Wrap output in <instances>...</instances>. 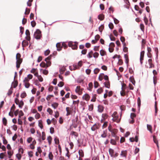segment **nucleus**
<instances>
[{
    "mask_svg": "<svg viewBox=\"0 0 160 160\" xmlns=\"http://www.w3.org/2000/svg\"><path fill=\"white\" fill-rule=\"evenodd\" d=\"M34 38L37 40H39L42 37L41 31L39 29H37L33 35Z\"/></svg>",
    "mask_w": 160,
    "mask_h": 160,
    "instance_id": "nucleus-1",
    "label": "nucleus"
},
{
    "mask_svg": "<svg viewBox=\"0 0 160 160\" xmlns=\"http://www.w3.org/2000/svg\"><path fill=\"white\" fill-rule=\"evenodd\" d=\"M30 34V33L29 30L28 29H27L25 32V34L26 36L25 38L27 41H30L31 39Z\"/></svg>",
    "mask_w": 160,
    "mask_h": 160,
    "instance_id": "nucleus-2",
    "label": "nucleus"
},
{
    "mask_svg": "<svg viewBox=\"0 0 160 160\" xmlns=\"http://www.w3.org/2000/svg\"><path fill=\"white\" fill-rule=\"evenodd\" d=\"M109 132H111L112 135L113 137H115L116 136V129H112L111 130L109 129Z\"/></svg>",
    "mask_w": 160,
    "mask_h": 160,
    "instance_id": "nucleus-3",
    "label": "nucleus"
},
{
    "mask_svg": "<svg viewBox=\"0 0 160 160\" xmlns=\"http://www.w3.org/2000/svg\"><path fill=\"white\" fill-rule=\"evenodd\" d=\"M56 47L57 48V51H60L62 50V47L60 43H58L56 45Z\"/></svg>",
    "mask_w": 160,
    "mask_h": 160,
    "instance_id": "nucleus-4",
    "label": "nucleus"
},
{
    "mask_svg": "<svg viewBox=\"0 0 160 160\" xmlns=\"http://www.w3.org/2000/svg\"><path fill=\"white\" fill-rule=\"evenodd\" d=\"M107 130H104L103 132V133L101 135V137L102 138H105L107 136Z\"/></svg>",
    "mask_w": 160,
    "mask_h": 160,
    "instance_id": "nucleus-5",
    "label": "nucleus"
},
{
    "mask_svg": "<svg viewBox=\"0 0 160 160\" xmlns=\"http://www.w3.org/2000/svg\"><path fill=\"white\" fill-rule=\"evenodd\" d=\"M90 96L87 93H86L83 96L82 98L83 99H84L86 100H88L89 99Z\"/></svg>",
    "mask_w": 160,
    "mask_h": 160,
    "instance_id": "nucleus-6",
    "label": "nucleus"
},
{
    "mask_svg": "<svg viewBox=\"0 0 160 160\" xmlns=\"http://www.w3.org/2000/svg\"><path fill=\"white\" fill-rule=\"evenodd\" d=\"M66 70L65 67L63 66L59 69V72L61 74H62Z\"/></svg>",
    "mask_w": 160,
    "mask_h": 160,
    "instance_id": "nucleus-7",
    "label": "nucleus"
},
{
    "mask_svg": "<svg viewBox=\"0 0 160 160\" xmlns=\"http://www.w3.org/2000/svg\"><path fill=\"white\" fill-rule=\"evenodd\" d=\"M109 154L111 157H113V154L114 153V151L113 149L109 148Z\"/></svg>",
    "mask_w": 160,
    "mask_h": 160,
    "instance_id": "nucleus-8",
    "label": "nucleus"
},
{
    "mask_svg": "<svg viewBox=\"0 0 160 160\" xmlns=\"http://www.w3.org/2000/svg\"><path fill=\"white\" fill-rule=\"evenodd\" d=\"M75 44L72 47V48L73 50H76L78 48V42H74Z\"/></svg>",
    "mask_w": 160,
    "mask_h": 160,
    "instance_id": "nucleus-9",
    "label": "nucleus"
},
{
    "mask_svg": "<svg viewBox=\"0 0 160 160\" xmlns=\"http://www.w3.org/2000/svg\"><path fill=\"white\" fill-rule=\"evenodd\" d=\"M18 82L17 81H15L14 80V81L12 82V85H13V87L14 88H15L17 86H18Z\"/></svg>",
    "mask_w": 160,
    "mask_h": 160,
    "instance_id": "nucleus-10",
    "label": "nucleus"
},
{
    "mask_svg": "<svg viewBox=\"0 0 160 160\" xmlns=\"http://www.w3.org/2000/svg\"><path fill=\"white\" fill-rule=\"evenodd\" d=\"M138 107L139 110H140L141 106V100L140 97H138L137 99Z\"/></svg>",
    "mask_w": 160,
    "mask_h": 160,
    "instance_id": "nucleus-11",
    "label": "nucleus"
},
{
    "mask_svg": "<svg viewBox=\"0 0 160 160\" xmlns=\"http://www.w3.org/2000/svg\"><path fill=\"white\" fill-rule=\"evenodd\" d=\"M104 86L108 88H110V83L109 81L106 82H104Z\"/></svg>",
    "mask_w": 160,
    "mask_h": 160,
    "instance_id": "nucleus-12",
    "label": "nucleus"
},
{
    "mask_svg": "<svg viewBox=\"0 0 160 160\" xmlns=\"http://www.w3.org/2000/svg\"><path fill=\"white\" fill-rule=\"evenodd\" d=\"M28 41H27L25 40H24L22 41V47H23L24 46H28Z\"/></svg>",
    "mask_w": 160,
    "mask_h": 160,
    "instance_id": "nucleus-13",
    "label": "nucleus"
},
{
    "mask_svg": "<svg viewBox=\"0 0 160 160\" xmlns=\"http://www.w3.org/2000/svg\"><path fill=\"white\" fill-rule=\"evenodd\" d=\"M58 105V104L57 102H54L52 104V106L54 109H56Z\"/></svg>",
    "mask_w": 160,
    "mask_h": 160,
    "instance_id": "nucleus-14",
    "label": "nucleus"
},
{
    "mask_svg": "<svg viewBox=\"0 0 160 160\" xmlns=\"http://www.w3.org/2000/svg\"><path fill=\"white\" fill-rule=\"evenodd\" d=\"M100 53L102 56H103L106 54V52L103 49H102L100 51Z\"/></svg>",
    "mask_w": 160,
    "mask_h": 160,
    "instance_id": "nucleus-15",
    "label": "nucleus"
},
{
    "mask_svg": "<svg viewBox=\"0 0 160 160\" xmlns=\"http://www.w3.org/2000/svg\"><path fill=\"white\" fill-rule=\"evenodd\" d=\"M104 18V15L102 14H99L98 16V18L99 19L100 21L102 20Z\"/></svg>",
    "mask_w": 160,
    "mask_h": 160,
    "instance_id": "nucleus-16",
    "label": "nucleus"
},
{
    "mask_svg": "<svg viewBox=\"0 0 160 160\" xmlns=\"http://www.w3.org/2000/svg\"><path fill=\"white\" fill-rule=\"evenodd\" d=\"M13 90V89L12 88V85H11V88L9 89L7 93V94L8 96H10L12 94Z\"/></svg>",
    "mask_w": 160,
    "mask_h": 160,
    "instance_id": "nucleus-17",
    "label": "nucleus"
},
{
    "mask_svg": "<svg viewBox=\"0 0 160 160\" xmlns=\"http://www.w3.org/2000/svg\"><path fill=\"white\" fill-rule=\"evenodd\" d=\"M110 143L112 145H117V142L115 140L113 139H111Z\"/></svg>",
    "mask_w": 160,
    "mask_h": 160,
    "instance_id": "nucleus-18",
    "label": "nucleus"
},
{
    "mask_svg": "<svg viewBox=\"0 0 160 160\" xmlns=\"http://www.w3.org/2000/svg\"><path fill=\"white\" fill-rule=\"evenodd\" d=\"M78 153L80 157H83L84 156L83 152L82 149H80L78 151Z\"/></svg>",
    "mask_w": 160,
    "mask_h": 160,
    "instance_id": "nucleus-19",
    "label": "nucleus"
},
{
    "mask_svg": "<svg viewBox=\"0 0 160 160\" xmlns=\"http://www.w3.org/2000/svg\"><path fill=\"white\" fill-rule=\"evenodd\" d=\"M147 128L148 130L149 131V132L151 133H152V126L149 124L147 125Z\"/></svg>",
    "mask_w": 160,
    "mask_h": 160,
    "instance_id": "nucleus-20",
    "label": "nucleus"
},
{
    "mask_svg": "<svg viewBox=\"0 0 160 160\" xmlns=\"http://www.w3.org/2000/svg\"><path fill=\"white\" fill-rule=\"evenodd\" d=\"M70 134L72 135H73L76 137H78V133L74 131L71 132L70 133Z\"/></svg>",
    "mask_w": 160,
    "mask_h": 160,
    "instance_id": "nucleus-21",
    "label": "nucleus"
},
{
    "mask_svg": "<svg viewBox=\"0 0 160 160\" xmlns=\"http://www.w3.org/2000/svg\"><path fill=\"white\" fill-rule=\"evenodd\" d=\"M127 154V151H123L121 152V155L123 157H126Z\"/></svg>",
    "mask_w": 160,
    "mask_h": 160,
    "instance_id": "nucleus-22",
    "label": "nucleus"
},
{
    "mask_svg": "<svg viewBox=\"0 0 160 160\" xmlns=\"http://www.w3.org/2000/svg\"><path fill=\"white\" fill-rule=\"evenodd\" d=\"M38 126L41 129H42L43 126L42 124V121L41 120L38 121Z\"/></svg>",
    "mask_w": 160,
    "mask_h": 160,
    "instance_id": "nucleus-23",
    "label": "nucleus"
},
{
    "mask_svg": "<svg viewBox=\"0 0 160 160\" xmlns=\"http://www.w3.org/2000/svg\"><path fill=\"white\" fill-rule=\"evenodd\" d=\"M16 63H18L19 64V65H20V64L22 63V59L21 58V59H18V57H17L16 58Z\"/></svg>",
    "mask_w": 160,
    "mask_h": 160,
    "instance_id": "nucleus-24",
    "label": "nucleus"
},
{
    "mask_svg": "<svg viewBox=\"0 0 160 160\" xmlns=\"http://www.w3.org/2000/svg\"><path fill=\"white\" fill-rule=\"evenodd\" d=\"M93 52L92 51H91L88 53L87 55V57L88 58H91L92 57V56L91 55L92 54Z\"/></svg>",
    "mask_w": 160,
    "mask_h": 160,
    "instance_id": "nucleus-25",
    "label": "nucleus"
},
{
    "mask_svg": "<svg viewBox=\"0 0 160 160\" xmlns=\"http://www.w3.org/2000/svg\"><path fill=\"white\" fill-rule=\"evenodd\" d=\"M78 118L77 117L75 119L73 120L72 124H75L77 123V124H78Z\"/></svg>",
    "mask_w": 160,
    "mask_h": 160,
    "instance_id": "nucleus-26",
    "label": "nucleus"
},
{
    "mask_svg": "<svg viewBox=\"0 0 160 160\" xmlns=\"http://www.w3.org/2000/svg\"><path fill=\"white\" fill-rule=\"evenodd\" d=\"M48 158H49L51 160H52L53 159V155L52 152H49V153L48 154Z\"/></svg>",
    "mask_w": 160,
    "mask_h": 160,
    "instance_id": "nucleus-27",
    "label": "nucleus"
},
{
    "mask_svg": "<svg viewBox=\"0 0 160 160\" xmlns=\"http://www.w3.org/2000/svg\"><path fill=\"white\" fill-rule=\"evenodd\" d=\"M79 68V67H78L77 64H73V69L74 70L76 69H78Z\"/></svg>",
    "mask_w": 160,
    "mask_h": 160,
    "instance_id": "nucleus-28",
    "label": "nucleus"
},
{
    "mask_svg": "<svg viewBox=\"0 0 160 160\" xmlns=\"http://www.w3.org/2000/svg\"><path fill=\"white\" fill-rule=\"evenodd\" d=\"M2 121L3 124L5 126L7 124V120L5 117H4L3 118Z\"/></svg>",
    "mask_w": 160,
    "mask_h": 160,
    "instance_id": "nucleus-29",
    "label": "nucleus"
},
{
    "mask_svg": "<svg viewBox=\"0 0 160 160\" xmlns=\"http://www.w3.org/2000/svg\"><path fill=\"white\" fill-rule=\"evenodd\" d=\"M96 124L95 123L93 126L91 127V129L92 131H94L96 129H98V127H95V126H96Z\"/></svg>",
    "mask_w": 160,
    "mask_h": 160,
    "instance_id": "nucleus-30",
    "label": "nucleus"
},
{
    "mask_svg": "<svg viewBox=\"0 0 160 160\" xmlns=\"http://www.w3.org/2000/svg\"><path fill=\"white\" fill-rule=\"evenodd\" d=\"M27 95V94L25 92H24L21 94L20 96L22 98H25Z\"/></svg>",
    "mask_w": 160,
    "mask_h": 160,
    "instance_id": "nucleus-31",
    "label": "nucleus"
},
{
    "mask_svg": "<svg viewBox=\"0 0 160 160\" xmlns=\"http://www.w3.org/2000/svg\"><path fill=\"white\" fill-rule=\"evenodd\" d=\"M77 82L78 83H83V80L81 78H78L77 79Z\"/></svg>",
    "mask_w": 160,
    "mask_h": 160,
    "instance_id": "nucleus-32",
    "label": "nucleus"
},
{
    "mask_svg": "<svg viewBox=\"0 0 160 160\" xmlns=\"http://www.w3.org/2000/svg\"><path fill=\"white\" fill-rule=\"evenodd\" d=\"M47 112L50 115H52L53 113V111L50 108H48L47 109Z\"/></svg>",
    "mask_w": 160,
    "mask_h": 160,
    "instance_id": "nucleus-33",
    "label": "nucleus"
},
{
    "mask_svg": "<svg viewBox=\"0 0 160 160\" xmlns=\"http://www.w3.org/2000/svg\"><path fill=\"white\" fill-rule=\"evenodd\" d=\"M108 27L110 29L112 30L113 28V23L111 22H110L108 24Z\"/></svg>",
    "mask_w": 160,
    "mask_h": 160,
    "instance_id": "nucleus-34",
    "label": "nucleus"
},
{
    "mask_svg": "<svg viewBox=\"0 0 160 160\" xmlns=\"http://www.w3.org/2000/svg\"><path fill=\"white\" fill-rule=\"evenodd\" d=\"M54 141L55 142V143L56 144H58L59 142V139L57 137H56L54 139Z\"/></svg>",
    "mask_w": 160,
    "mask_h": 160,
    "instance_id": "nucleus-35",
    "label": "nucleus"
},
{
    "mask_svg": "<svg viewBox=\"0 0 160 160\" xmlns=\"http://www.w3.org/2000/svg\"><path fill=\"white\" fill-rule=\"evenodd\" d=\"M40 66L41 67H42V68H44V67H46V63L45 62H42L40 65Z\"/></svg>",
    "mask_w": 160,
    "mask_h": 160,
    "instance_id": "nucleus-36",
    "label": "nucleus"
},
{
    "mask_svg": "<svg viewBox=\"0 0 160 160\" xmlns=\"http://www.w3.org/2000/svg\"><path fill=\"white\" fill-rule=\"evenodd\" d=\"M153 141L156 144V143H158V141L156 137L153 135Z\"/></svg>",
    "mask_w": 160,
    "mask_h": 160,
    "instance_id": "nucleus-37",
    "label": "nucleus"
},
{
    "mask_svg": "<svg viewBox=\"0 0 160 160\" xmlns=\"http://www.w3.org/2000/svg\"><path fill=\"white\" fill-rule=\"evenodd\" d=\"M100 38V36L99 35L97 34L95 37V40L96 41V42H97L99 40V39Z\"/></svg>",
    "mask_w": 160,
    "mask_h": 160,
    "instance_id": "nucleus-38",
    "label": "nucleus"
},
{
    "mask_svg": "<svg viewBox=\"0 0 160 160\" xmlns=\"http://www.w3.org/2000/svg\"><path fill=\"white\" fill-rule=\"evenodd\" d=\"M31 24L32 27H34L36 25V23L35 21L33 20L31 22Z\"/></svg>",
    "mask_w": 160,
    "mask_h": 160,
    "instance_id": "nucleus-39",
    "label": "nucleus"
},
{
    "mask_svg": "<svg viewBox=\"0 0 160 160\" xmlns=\"http://www.w3.org/2000/svg\"><path fill=\"white\" fill-rule=\"evenodd\" d=\"M61 44L62 47H63L64 49H66L68 48V45L64 42H63Z\"/></svg>",
    "mask_w": 160,
    "mask_h": 160,
    "instance_id": "nucleus-40",
    "label": "nucleus"
},
{
    "mask_svg": "<svg viewBox=\"0 0 160 160\" xmlns=\"http://www.w3.org/2000/svg\"><path fill=\"white\" fill-rule=\"evenodd\" d=\"M144 56V55H142V56H141L140 57V63L141 65L142 64L143 62L142 60H143Z\"/></svg>",
    "mask_w": 160,
    "mask_h": 160,
    "instance_id": "nucleus-41",
    "label": "nucleus"
},
{
    "mask_svg": "<svg viewBox=\"0 0 160 160\" xmlns=\"http://www.w3.org/2000/svg\"><path fill=\"white\" fill-rule=\"evenodd\" d=\"M24 29V27L22 26L20 27V32L21 33V35L23 33Z\"/></svg>",
    "mask_w": 160,
    "mask_h": 160,
    "instance_id": "nucleus-42",
    "label": "nucleus"
},
{
    "mask_svg": "<svg viewBox=\"0 0 160 160\" xmlns=\"http://www.w3.org/2000/svg\"><path fill=\"white\" fill-rule=\"evenodd\" d=\"M33 138L32 137H29L27 139V142L28 143H30L32 141Z\"/></svg>",
    "mask_w": 160,
    "mask_h": 160,
    "instance_id": "nucleus-43",
    "label": "nucleus"
},
{
    "mask_svg": "<svg viewBox=\"0 0 160 160\" xmlns=\"http://www.w3.org/2000/svg\"><path fill=\"white\" fill-rule=\"evenodd\" d=\"M46 68L50 66L51 64V62L50 61H48V62L46 63Z\"/></svg>",
    "mask_w": 160,
    "mask_h": 160,
    "instance_id": "nucleus-44",
    "label": "nucleus"
},
{
    "mask_svg": "<svg viewBox=\"0 0 160 160\" xmlns=\"http://www.w3.org/2000/svg\"><path fill=\"white\" fill-rule=\"evenodd\" d=\"M88 86L90 88H91V89H88L89 91H91V88L93 87V84L92 82H90L88 84Z\"/></svg>",
    "mask_w": 160,
    "mask_h": 160,
    "instance_id": "nucleus-45",
    "label": "nucleus"
},
{
    "mask_svg": "<svg viewBox=\"0 0 160 160\" xmlns=\"http://www.w3.org/2000/svg\"><path fill=\"white\" fill-rule=\"evenodd\" d=\"M16 157L18 160H20L22 158V156L19 153L16 154Z\"/></svg>",
    "mask_w": 160,
    "mask_h": 160,
    "instance_id": "nucleus-46",
    "label": "nucleus"
},
{
    "mask_svg": "<svg viewBox=\"0 0 160 160\" xmlns=\"http://www.w3.org/2000/svg\"><path fill=\"white\" fill-rule=\"evenodd\" d=\"M103 91V90L102 88L98 89L97 90V93L98 94H101Z\"/></svg>",
    "mask_w": 160,
    "mask_h": 160,
    "instance_id": "nucleus-47",
    "label": "nucleus"
},
{
    "mask_svg": "<svg viewBox=\"0 0 160 160\" xmlns=\"http://www.w3.org/2000/svg\"><path fill=\"white\" fill-rule=\"evenodd\" d=\"M30 9H27V8H26L25 12L24 14H28L30 13Z\"/></svg>",
    "mask_w": 160,
    "mask_h": 160,
    "instance_id": "nucleus-48",
    "label": "nucleus"
},
{
    "mask_svg": "<svg viewBox=\"0 0 160 160\" xmlns=\"http://www.w3.org/2000/svg\"><path fill=\"white\" fill-rule=\"evenodd\" d=\"M99 71L100 69L99 68H96L95 69H94V73L95 74H97L99 72Z\"/></svg>",
    "mask_w": 160,
    "mask_h": 160,
    "instance_id": "nucleus-49",
    "label": "nucleus"
},
{
    "mask_svg": "<svg viewBox=\"0 0 160 160\" xmlns=\"http://www.w3.org/2000/svg\"><path fill=\"white\" fill-rule=\"evenodd\" d=\"M93 109V105L91 104L88 106V110L89 111H92Z\"/></svg>",
    "mask_w": 160,
    "mask_h": 160,
    "instance_id": "nucleus-50",
    "label": "nucleus"
},
{
    "mask_svg": "<svg viewBox=\"0 0 160 160\" xmlns=\"http://www.w3.org/2000/svg\"><path fill=\"white\" fill-rule=\"evenodd\" d=\"M108 117V116L107 114L103 113L102 114V118L104 119L107 118Z\"/></svg>",
    "mask_w": 160,
    "mask_h": 160,
    "instance_id": "nucleus-51",
    "label": "nucleus"
},
{
    "mask_svg": "<svg viewBox=\"0 0 160 160\" xmlns=\"http://www.w3.org/2000/svg\"><path fill=\"white\" fill-rule=\"evenodd\" d=\"M99 53L97 52H95L94 53V54H93V57L94 58H98V56H99Z\"/></svg>",
    "mask_w": 160,
    "mask_h": 160,
    "instance_id": "nucleus-52",
    "label": "nucleus"
},
{
    "mask_svg": "<svg viewBox=\"0 0 160 160\" xmlns=\"http://www.w3.org/2000/svg\"><path fill=\"white\" fill-rule=\"evenodd\" d=\"M50 51L49 49L46 50L44 52V55L45 56H47L50 53Z\"/></svg>",
    "mask_w": 160,
    "mask_h": 160,
    "instance_id": "nucleus-53",
    "label": "nucleus"
},
{
    "mask_svg": "<svg viewBox=\"0 0 160 160\" xmlns=\"http://www.w3.org/2000/svg\"><path fill=\"white\" fill-rule=\"evenodd\" d=\"M100 105H99L98 106V111L99 112H102L103 111V109H102V107L100 108L99 107Z\"/></svg>",
    "mask_w": 160,
    "mask_h": 160,
    "instance_id": "nucleus-54",
    "label": "nucleus"
},
{
    "mask_svg": "<svg viewBox=\"0 0 160 160\" xmlns=\"http://www.w3.org/2000/svg\"><path fill=\"white\" fill-rule=\"evenodd\" d=\"M38 80L40 82H42L43 81V79L42 78V77L41 75H39L38 77Z\"/></svg>",
    "mask_w": 160,
    "mask_h": 160,
    "instance_id": "nucleus-55",
    "label": "nucleus"
},
{
    "mask_svg": "<svg viewBox=\"0 0 160 160\" xmlns=\"http://www.w3.org/2000/svg\"><path fill=\"white\" fill-rule=\"evenodd\" d=\"M94 87L95 88H97L99 86V84L98 82L96 81H94Z\"/></svg>",
    "mask_w": 160,
    "mask_h": 160,
    "instance_id": "nucleus-56",
    "label": "nucleus"
},
{
    "mask_svg": "<svg viewBox=\"0 0 160 160\" xmlns=\"http://www.w3.org/2000/svg\"><path fill=\"white\" fill-rule=\"evenodd\" d=\"M3 143L4 144H6L8 143L7 140L5 139V138H2Z\"/></svg>",
    "mask_w": 160,
    "mask_h": 160,
    "instance_id": "nucleus-57",
    "label": "nucleus"
},
{
    "mask_svg": "<svg viewBox=\"0 0 160 160\" xmlns=\"http://www.w3.org/2000/svg\"><path fill=\"white\" fill-rule=\"evenodd\" d=\"M140 28H141V30L142 31L144 32V25L143 24H140Z\"/></svg>",
    "mask_w": 160,
    "mask_h": 160,
    "instance_id": "nucleus-58",
    "label": "nucleus"
},
{
    "mask_svg": "<svg viewBox=\"0 0 160 160\" xmlns=\"http://www.w3.org/2000/svg\"><path fill=\"white\" fill-rule=\"evenodd\" d=\"M144 21L146 25L147 24L148 22V20L146 16H145L144 18Z\"/></svg>",
    "mask_w": 160,
    "mask_h": 160,
    "instance_id": "nucleus-59",
    "label": "nucleus"
},
{
    "mask_svg": "<svg viewBox=\"0 0 160 160\" xmlns=\"http://www.w3.org/2000/svg\"><path fill=\"white\" fill-rule=\"evenodd\" d=\"M54 128L53 127H51L50 128V133L51 134H52L54 133Z\"/></svg>",
    "mask_w": 160,
    "mask_h": 160,
    "instance_id": "nucleus-60",
    "label": "nucleus"
},
{
    "mask_svg": "<svg viewBox=\"0 0 160 160\" xmlns=\"http://www.w3.org/2000/svg\"><path fill=\"white\" fill-rule=\"evenodd\" d=\"M113 19L114 23L115 24H117L119 23V21L116 18H113Z\"/></svg>",
    "mask_w": 160,
    "mask_h": 160,
    "instance_id": "nucleus-61",
    "label": "nucleus"
},
{
    "mask_svg": "<svg viewBox=\"0 0 160 160\" xmlns=\"http://www.w3.org/2000/svg\"><path fill=\"white\" fill-rule=\"evenodd\" d=\"M87 49L82 50L81 51L82 54L83 55H85L87 53Z\"/></svg>",
    "mask_w": 160,
    "mask_h": 160,
    "instance_id": "nucleus-62",
    "label": "nucleus"
},
{
    "mask_svg": "<svg viewBox=\"0 0 160 160\" xmlns=\"http://www.w3.org/2000/svg\"><path fill=\"white\" fill-rule=\"evenodd\" d=\"M24 83V86L26 88H28L30 86V84L29 83Z\"/></svg>",
    "mask_w": 160,
    "mask_h": 160,
    "instance_id": "nucleus-63",
    "label": "nucleus"
},
{
    "mask_svg": "<svg viewBox=\"0 0 160 160\" xmlns=\"http://www.w3.org/2000/svg\"><path fill=\"white\" fill-rule=\"evenodd\" d=\"M40 116V115L38 113H37L35 116V118L37 119L39 118Z\"/></svg>",
    "mask_w": 160,
    "mask_h": 160,
    "instance_id": "nucleus-64",
    "label": "nucleus"
}]
</instances>
